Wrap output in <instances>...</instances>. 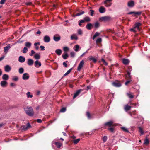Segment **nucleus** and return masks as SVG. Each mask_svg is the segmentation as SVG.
Here are the masks:
<instances>
[{"label":"nucleus","instance_id":"1","mask_svg":"<svg viewBox=\"0 0 150 150\" xmlns=\"http://www.w3.org/2000/svg\"><path fill=\"white\" fill-rule=\"evenodd\" d=\"M24 110L28 116H33L34 115V112L33 109L31 107L27 106L24 109Z\"/></svg>","mask_w":150,"mask_h":150},{"label":"nucleus","instance_id":"2","mask_svg":"<svg viewBox=\"0 0 150 150\" xmlns=\"http://www.w3.org/2000/svg\"><path fill=\"white\" fill-rule=\"evenodd\" d=\"M110 17L109 16L102 17L99 18V20L101 21L106 22L110 20Z\"/></svg>","mask_w":150,"mask_h":150},{"label":"nucleus","instance_id":"3","mask_svg":"<svg viewBox=\"0 0 150 150\" xmlns=\"http://www.w3.org/2000/svg\"><path fill=\"white\" fill-rule=\"evenodd\" d=\"M112 84L113 86L117 87H120L121 86V83L118 80H116L113 82Z\"/></svg>","mask_w":150,"mask_h":150},{"label":"nucleus","instance_id":"4","mask_svg":"<svg viewBox=\"0 0 150 150\" xmlns=\"http://www.w3.org/2000/svg\"><path fill=\"white\" fill-rule=\"evenodd\" d=\"M22 130L24 131H26L28 129L30 128L31 127V126L30 125V123L29 122H28L26 125H23L22 126Z\"/></svg>","mask_w":150,"mask_h":150},{"label":"nucleus","instance_id":"5","mask_svg":"<svg viewBox=\"0 0 150 150\" xmlns=\"http://www.w3.org/2000/svg\"><path fill=\"white\" fill-rule=\"evenodd\" d=\"M53 39L54 41L58 42L61 39V37L59 35L55 34L54 36Z\"/></svg>","mask_w":150,"mask_h":150},{"label":"nucleus","instance_id":"6","mask_svg":"<svg viewBox=\"0 0 150 150\" xmlns=\"http://www.w3.org/2000/svg\"><path fill=\"white\" fill-rule=\"evenodd\" d=\"M84 63V62L83 60L81 61L79 64L78 68H77V70L78 71H80L83 67Z\"/></svg>","mask_w":150,"mask_h":150},{"label":"nucleus","instance_id":"7","mask_svg":"<svg viewBox=\"0 0 150 150\" xmlns=\"http://www.w3.org/2000/svg\"><path fill=\"white\" fill-rule=\"evenodd\" d=\"M43 41L45 43H48L50 41V38L47 35H45L43 38Z\"/></svg>","mask_w":150,"mask_h":150},{"label":"nucleus","instance_id":"8","mask_svg":"<svg viewBox=\"0 0 150 150\" xmlns=\"http://www.w3.org/2000/svg\"><path fill=\"white\" fill-rule=\"evenodd\" d=\"M112 1V0H106L104 2L105 4V6L106 7L110 6L112 4V3L111 2Z\"/></svg>","mask_w":150,"mask_h":150},{"label":"nucleus","instance_id":"9","mask_svg":"<svg viewBox=\"0 0 150 150\" xmlns=\"http://www.w3.org/2000/svg\"><path fill=\"white\" fill-rule=\"evenodd\" d=\"M134 5V2L132 0L129 1L127 3V6L129 7H133Z\"/></svg>","mask_w":150,"mask_h":150},{"label":"nucleus","instance_id":"10","mask_svg":"<svg viewBox=\"0 0 150 150\" xmlns=\"http://www.w3.org/2000/svg\"><path fill=\"white\" fill-rule=\"evenodd\" d=\"M105 126H108L109 127H113L114 126L113 125V122L112 121H110L105 123Z\"/></svg>","mask_w":150,"mask_h":150},{"label":"nucleus","instance_id":"11","mask_svg":"<svg viewBox=\"0 0 150 150\" xmlns=\"http://www.w3.org/2000/svg\"><path fill=\"white\" fill-rule=\"evenodd\" d=\"M29 78V76L28 74L25 73L23 75L22 79L24 80H27Z\"/></svg>","mask_w":150,"mask_h":150},{"label":"nucleus","instance_id":"12","mask_svg":"<svg viewBox=\"0 0 150 150\" xmlns=\"http://www.w3.org/2000/svg\"><path fill=\"white\" fill-rule=\"evenodd\" d=\"M93 26L91 23H88L86 26V28L88 30H91L93 28Z\"/></svg>","mask_w":150,"mask_h":150},{"label":"nucleus","instance_id":"13","mask_svg":"<svg viewBox=\"0 0 150 150\" xmlns=\"http://www.w3.org/2000/svg\"><path fill=\"white\" fill-rule=\"evenodd\" d=\"M82 91L81 89H79L77 90L76 92L75 93L74 96L73 98L74 99L76 98L80 93V92Z\"/></svg>","mask_w":150,"mask_h":150},{"label":"nucleus","instance_id":"14","mask_svg":"<svg viewBox=\"0 0 150 150\" xmlns=\"http://www.w3.org/2000/svg\"><path fill=\"white\" fill-rule=\"evenodd\" d=\"M41 65V63L39 62V61L37 60L35 62V66L37 68L39 67Z\"/></svg>","mask_w":150,"mask_h":150},{"label":"nucleus","instance_id":"15","mask_svg":"<svg viewBox=\"0 0 150 150\" xmlns=\"http://www.w3.org/2000/svg\"><path fill=\"white\" fill-rule=\"evenodd\" d=\"M11 69V67L8 65H6L4 67V70L6 72H9Z\"/></svg>","mask_w":150,"mask_h":150},{"label":"nucleus","instance_id":"16","mask_svg":"<svg viewBox=\"0 0 150 150\" xmlns=\"http://www.w3.org/2000/svg\"><path fill=\"white\" fill-rule=\"evenodd\" d=\"M99 11L100 13H103L105 11V8L103 6H101L99 8Z\"/></svg>","mask_w":150,"mask_h":150},{"label":"nucleus","instance_id":"17","mask_svg":"<svg viewBox=\"0 0 150 150\" xmlns=\"http://www.w3.org/2000/svg\"><path fill=\"white\" fill-rule=\"evenodd\" d=\"M142 25V24L139 22H137L134 25L135 28H137L138 30H139V27Z\"/></svg>","mask_w":150,"mask_h":150},{"label":"nucleus","instance_id":"18","mask_svg":"<svg viewBox=\"0 0 150 150\" xmlns=\"http://www.w3.org/2000/svg\"><path fill=\"white\" fill-rule=\"evenodd\" d=\"M131 107H132L131 106L127 105L125 106L124 109L126 111H127L130 110Z\"/></svg>","mask_w":150,"mask_h":150},{"label":"nucleus","instance_id":"19","mask_svg":"<svg viewBox=\"0 0 150 150\" xmlns=\"http://www.w3.org/2000/svg\"><path fill=\"white\" fill-rule=\"evenodd\" d=\"M34 63V61L31 59H28V60L27 64L28 65L31 66Z\"/></svg>","mask_w":150,"mask_h":150},{"label":"nucleus","instance_id":"20","mask_svg":"<svg viewBox=\"0 0 150 150\" xmlns=\"http://www.w3.org/2000/svg\"><path fill=\"white\" fill-rule=\"evenodd\" d=\"M25 60V58L23 56H20L19 57L18 60L21 63L24 62Z\"/></svg>","mask_w":150,"mask_h":150},{"label":"nucleus","instance_id":"21","mask_svg":"<svg viewBox=\"0 0 150 150\" xmlns=\"http://www.w3.org/2000/svg\"><path fill=\"white\" fill-rule=\"evenodd\" d=\"M9 77V76L8 75L6 74H5L3 75L2 77V79L3 80H8Z\"/></svg>","mask_w":150,"mask_h":150},{"label":"nucleus","instance_id":"22","mask_svg":"<svg viewBox=\"0 0 150 150\" xmlns=\"http://www.w3.org/2000/svg\"><path fill=\"white\" fill-rule=\"evenodd\" d=\"M122 62L124 64L127 65L129 63L130 61L127 59H123Z\"/></svg>","mask_w":150,"mask_h":150},{"label":"nucleus","instance_id":"23","mask_svg":"<svg viewBox=\"0 0 150 150\" xmlns=\"http://www.w3.org/2000/svg\"><path fill=\"white\" fill-rule=\"evenodd\" d=\"M89 59L91 61H92L93 62L95 63L97 61V59L93 57L90 56L89 57Z\"/></svg>","mask_w":150,"mask_h":150},{"label":"nucleus","instance_id":"24","mask_svg":"<svg viewBox=\"0 0 150 150\" xmlns=\"http://www.w3.org/2000/svg\"><path fill=\"white\" fill-rule=\"evenodd\" d=\"M10 48V44H8L7 45L4 47V52L6 53L8 50Z\"/></svg>","mask_w":150,"mask_h":150},{"label":"nucleus","instance_id":"25","mask_svg":"<svg viewBox=\"0 0 150 150\" xmlns=\"http://www.w3.org/2000/svg\"><path fill=\"white\" fill-rule=\"evenodd\" d=\"M7 83L5 81H2L0 83L1 85L3 87H4L7 84Z\"/></svg>","mask_w":150,"mask_h":150},{"label":"nucleus","instance_id":"26","mask_svg":"<svg viewBox=\"0 0 150 150\" xmlns=\"http://www.w3.org/2000/svg\"><path fill=\"white\" fill-rule=\"evenodd\" d=\"M83 20L84 21V23L85 22H88L91 21V19L89 17L86 16L84 18V19L83 20Z\"/></svg>","mask_w":150,"mask_h":150},{"label":"nucleus","instance_id":"27","mask_svg":"<svg viewBox=\"0 0 150 150\" xmlns=\"http://www.w3.org/2000/svg\"><path fill=\"white\" fill-rule=\"evenodd\" d=\"M54 144L58 148H60L62 145V143L59 142H55Z\"/></svg>","mask_w":150,"mask_h":150},{"label":"nucleus","instance_id":"28","mask_svg":"<svg viewBox=\"0 0 150 150\" xmlns=\"http://www.w3.org/2000/svg\"><path fill=\"white\" fill-rule=\"evenodd\" d=\"M78 39V37L75 34H73L71 37V39L72 40H77Z\"/></svg>","mask_w":150,"mask_h":150},{"label":"nucleus","instance_id":"29","mask_svg":"<svg viewBox=\"0 0 150 150\" xmlns=\"http://www.w3.org/2000/svg\"><path fill=\"white\" fill-rule=\"evenodd\" d=\"M84 13V12L83 11H81L80 12L77 13L75 15H73V16L74 17H75L76 16H79L81 15L82 14H83Z\"/></svg>","mask_w":150,"mask_h":150},{"label":"nucleus","instance_id":"30","mask_svg":"<svg viewBox=\"0 0 150 150\" xmlns=\"http://www.w3.org/2000/svg\"><path fill=\"white\" fill-rule=\"evenodd\" d=\"M55 52L58 55H60L62 53V51L61 49H58L55 50Z\"/></svg>","mask_w":150,"mask_h":150},{"label":"nucleus","instance_id":"31","mask_svg":"<svg viewBox=\"0 0 150 150\" xmlns=\"http://www.w3.org/2000/svg\"><path fill=\"white\" fill-rule=\"evenodd\" d=\"M27 97L28 98H31L33 97V95L31 94L30 92H28L26 93Z\"/></svg>","mask_w":150,"mask_h":150},{"label":"nucleus","instance_id":"32","mask_svg":"<svg viewBox=\"0 0 150 150\" xmlns=\"http://www.w3.org/2000/svg\"><path fill=\"white\" fill-rule=\"evenodd\" d=\"M25 45L26 47L30 48L32 45V44L30 42H26Z\"/></svg>","mask_w":150,"mask_h":150},{"label":"nucleus","instance_id":"33","mask_svg":"<svg viewBox=\"0 0 150 150\" xmlns=\"http://www.w3.org/2000/svg\"><path fill=\"white\" fill-rule=\"evenodd\" d=\"M74 47L75 48L74 49V50L76 52H77L79 51V49L80 48V47L79 45H76L74 46Z\"/></svg>","mask_w":150,"mask_h":150},{"label":"nucleus","instance_id":"34","mask_svg":"<svg viewBox=\"0 0 150 150\" xmlns=\"http://www.w3.org/2000/svg\"><path fill=\"white\" fill-rule=\"evenodd\" d=\"M86 115L88 119H91L92 118V115H91L88 112H86Z\"/></svg>","mask_w":150,"mask_h":150},{"label":"nucleus","instance_id":"35","mask_svg":"<svg viewBox=\"0 0 150 150\" xmlns=\"http://www.w3.org/2000/svg\"><path fill=\"white\" fill-rule=\"evenodd\" d=\"M100 33L98 32H96L95 35L93 36L92 38L94 40L96 37L100 35Z\"/></svg>","mask_w":150,"mask_h":150},{"label":"nucleus","instance_id":"36","mask_svg":"<svg viewBox=\"0 0 150 150\" xmlns=\"http://www.w3.org/2000/svg\"><path fill=\"white\" fill-rule=\"evenodd\" d=\"M34 57L36 59H39L40 58V56L38 53L34 55Z\"/></svg>","mask_w":150,"mask_h":150},{"label":"nucleus","instance_id":"37","mask_svg":"<svg viewBox=\"0 0 150 150\" xmlns=\"http://www.w3.org/2000/svg\"><path fill=\"white\" fill-rule=\"evenodd\" d=\"M62 56L64 59H66L68 57V55L67 53H65V54L62 55Z\"/></svg>","mask_w":150,"mask_h":150},{"label":"nucleus","instance_id":"38","mask_svg":"<svg viewBox=\"0 0 150 150\" xmlns=\"http://www.w3.org/2000/svg\"><path fill=\"white\" fill-rule=\"evenodd\" d=\"M142 13V12L141 11L134 12V16H136L137 15L139 16Z\"/></svg>","mask_w":150,"mask_h":150},{"label":"nucleus","instance_id":"39","mask_svg":"<svg viewBox=\"0 0 150 150\" xmlns=\"http://www.w3.org/2000/svg\"><path fill=\"white\" fill-rule=\"evenodd\" d=\"M80 139L79 138L77 139H74L73 141V142L75 144H77L80 141Z\"/></svg>","mask_w":150,"mask_h":150},{"label":"nucleus","instance_id":"40","mask_svg":"<svg viewBox=\"0 0 150 150\" xmlns=\"http://www.w3.org/2000/svg\"><path fill=\"white\" fill-rule=\"evenodd\" d=\"M121 129L124 132H129V131L128 130V129L127 128H126V127H121Z\"/></svg>","mask_w":150,"mask_h":150},{"label":"nucleus","instance_id":"41","mask_svg":"<svg viewBox=\"0 0 150 150\" xmlns=\"http://www.w3.org/2000/svg\"><path fill=\"white\" fill-rule=\"evenodd\" d=\"M72 70V68H71L70 69L68 70L67 71L64 75L63 76H65L69 74L71 72Z\"/></svg>","mask_w":150,"mask_h":150},{"label":"nucleus","instance_id":"42","mask_svg":"<svg viewBox=\"0 0 150 150\" xmlns=\"http://www.w3.org/2000/svg\"><path fill=\"white\" fill-rule=\"evenodd\" d=\"M100 26L99 23L98 22H96L94 24V27L96 28H98Z\"/></svg>","mask_w":150,"mask_h":150},{"label":"nucleus","instance_id":"43","mask_svg":"<svg viewBox=\"0 0 150 150\" xmlns=\"http://www.w3.org/2000/svg\"><path fill=\"white\" fill-rule=\"evenodd\" d=\"M139 131L140 133H141V135H143L144 134V132L142 130V129L140 127H139Z\"/></svg>","mask_w":150,"mask_h":150},{"label":"nucleus","instance_id":"44","mask_svg":"<svg viewBox=\"0 0 150 150\" xmlns=\"http://www.w3.org/2000/svg\"><path fill=\"white\" fill-rule=\"evenodd\" d=\"M24 72V69L23 68H20L19 69V72L20 74H22Z\"/></svg>","mask_w":150,"mask_h":150},{"label":"nucleus","instance_id":"45","mask_svg":"<svg viewBox=\"0 0 150 150\" xmlns=\"http://www.w3.org/2000/svg\"><path fill=\"white\" fill-rule=\"evenodd\" d=\"M127 96L129 97V98H132L134 97V96L131 94V93H127Z\"/></svg>","mask_w":150,"mask_h":150},{"label":"nucleus","instance_id":"46","mask_svg":"<svg viewBox=\"0 0 150 150\" xmlns=\"http://www.w3.org/2000/svg\"><path fill=\"white\" fill-rule=\"evenodd\" d=\"M18 78L17 76H14L12 78V80L16 81H18Z\"/></svg>","mask_w":150,"mask_h":150},{"label":"nucleus","instance_id":"47","mask_svg":"<svg viewBox=\"0 0 150 150\" xmlns=\"http://www.w3.org/2000/svg\"><path fill=\"white\" fill-rule=\"evenodd\" d=\"M66 110V108L65 107H63L60 110V112H64Z\"/></svg>","mask_w":150,"mask_h":150},{"label":"nucleus","instance_id":"48","mask_svg":"<svg viewBox=\"0 0 150 150\" xmlns=\"http://www.w3.org/2000/svg\"><path fill=\"white\" fill-rule=\"evenodd\" d=\"M28 50V49L26 47H25L23 50V52L24 53H26L27 51Z\"/></svg>","mask_w":150,"mask_h":150},{"label":"nucleus","instance_id":"49","mask_svg":"<svg viewBox=\"0 0 150 150\" xmlns=\"http://www.w3.org/2000/svg\"><path fill=\"white\" fill-rule=\"evenodd\" d=\"M107 139V137L106 136H104L103 138V140L104 142L106 141Z\"/></svg>","mask_w":150,"mask_h":150},{"label":"nucleus","instance_id":"50","mask_svg":"<svg viewBox=\"0 0 150 150\" xmlns=\"http://www.w3.org/2000/svg\"><path fill=\"white\" fill-rule=\"evenodd\" d=\"M108 130L110 131L111 132H114V128L113 127H110L108 128Z\"/></svg>","mask_w":150,"mask_h":150},{"label":"nucleus","instance_id":"51","mask_svg":"<svg viewBox=\"0 0 150 150\" xmlns=\"http://www.w3.org/2000/svg\"><path fill=\"white\" fill-rule=\"evenodd\" d=\"M79 26H81L82 25V23H84V21L83 20H80L79 21Z\"/></svg>","mask_w":150,"mask_h":150},{"label":"nucleus","instance_id":"52","mask_svg":"<svg viewBox=\"0 0 150 150\" xmlns=\"http://www.w3.org/2000/svg\"><path fill=\"white\" fill-rule=\"evenodd\" d=\"M102 39L101 38H99L98 39L96 40L97 43H100L102 41Z\"/></svg>","mask_w":150,"mask_h":150},{"label":"nucleus","instance_id":"53","mask_svg":"<svg viewBox=\"0 0 150 150\" xmlns=\"http://www.w3.org/2000/svg\"><path fill=\"white\" fill-rule=\"evenodd\" d=\"M78 33L79 35H81L82 34V32L81 29H79L78 30Z\"/></svg>","mask_w":150,"mask_h":150},{"label":"nucleus","instance_id":"54","mask_svg":"<svg viewBox=\"0 0 150 150\" xmlns=\"http://www.w3.org/2000/svg\"><path fill=\"white\" fill-rule=\"evenodd\" d=\"M63 50L65 52H67L68 51L69 49L67 47H64Z\"/></svg>","mask_w":150,"mask_h":150},{"label":"nucleus","instance_id":"55","mask_svg":"<svg viewBox=\"0 0 150 150\" xmlns=\"http://www.w3.org/2000/svg\"><path fill=\"white\" fill-rule=\"evenodd\" d=\"M149 143V139H146L144 140V144H148Z\"/></svg>","mask_w":150,"mask_h":150},{"label":"nucleus","instance_id":"56","mask_svg":"<svg viewBox=\"0 0 150 150\" xmlns=\"http://www.w3.org/2000/svg\"><path fill=\"white\" fill-rule=\"evenodd\" d=\"M136 28H135V27L134 26V27L133 28H131V29H130V31H131L133 32H136V31L135 30Z\"/></svg>","mask_w":150,"mask_h":150},{"label":"nucleus","instance_id":"57","mask_svg":"<svg viewBox=\"0 0 150 150\" xmlns=\"http://www.w3.org/2000/svg\"><path fill=\"white\" fill-rule=\"evenodd\" d=\"M75 53L74 52H71L70 53V55H71V57H74V56H75Z\"/></svg>","mask_w":150,"mask_h":150},{"label":"nucleus","instance_id":"58","mask_svg":"<svg viewBox=\"0 0 150 150\" xmlns=\"http://www.w3.org/2000/svg\"><path fill=\"white\" fill-rule=\"evenodd\" d=\"M90 11H91L90 15H91V16H93L94 12V10H90Z\"/></svg>","mask_w":150,"mask_h":150},{"label":"nucleus","instance_id":"59","mask_svg":"<svg viewBox=\"0 0 150 150\" xmlns=\"http://www.w3.org/2000/svg\"><path fill=\"white\" fill-rule=\"evenodd\" d=\"M6 0H1L0 1V3L1 4H3L5 3Z\"/></svg>","mask_w":150,"mask_h":150},{"label":"nucleus","instance_id":"60","mask_svg":"<svg viewBox=\"0 0 150 150\" xmlns=\"http://www.w3.org/2000/svg\"><path fill=\"white\" fill-rule=\"evenodd\" d=\"M32 4V3L30 2H26L25 3V4L27 5H30Z\"/></svg>","mask_w":150,"mask_h":150},{"label":"nucleus","instance_id":"61","mask_svg":"<svg viewBox=\"0 0 150 150\" xmlns=\"http://www.w3.org/2000/svg\"><path fill=\"white\" fill-rule=\"evenodd\" d=\"M40 48H41V50H45V47L43 46H42V45L40 46Z\"/></svg>","mask_w":150,"mask_h":150},{"label":"nucleus","instance_id":"62","mask_svg":"<svg viewBox=\"0 0 150 150\" xmlns=\"http://www.w3.org/2000/svg\"><path fill=\"white\" fill-rule=\"evenodd\" d=\"M134 12H130L127 13V14L128 15H131L132 14H134Z\"/></svg>","mask_w":150,"mask_h":150},{"label":"nucleus","instance_id":"63","mask_svg":"<svg viewBox=\"0 0 150 150\" xmlns=\"http://www.w3.org/2000/svg\"><path fill=\"white\" fill-rule=\"evenodd\" d=\"M37 122L39 123H40L42 122V120L40 119H38L37 120Z\"/></svg>","mask_w":150,"mask_h":150},{"label":"nucleus","instance_id":"64","mask_svg":"<svg viewBox=\"0 0 150 150\" xmlns=\"http://www.w3.org/2000/svg\"><path fill=\"white\" fill-rule=\"evenodd\" d=\"M63 65H64L65 66V67H67L68 66L67 64L65 62H64L63 63Z\"/></svg>","mask_w":150,"mask_h":150}]
</instances>
